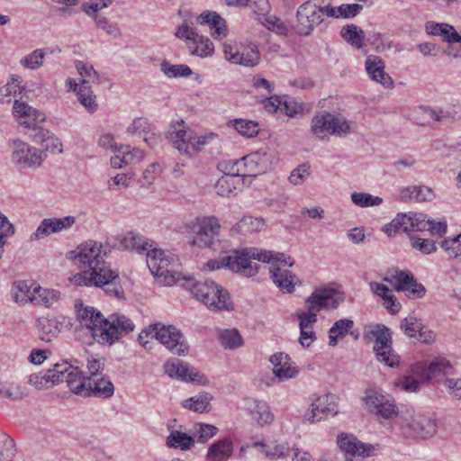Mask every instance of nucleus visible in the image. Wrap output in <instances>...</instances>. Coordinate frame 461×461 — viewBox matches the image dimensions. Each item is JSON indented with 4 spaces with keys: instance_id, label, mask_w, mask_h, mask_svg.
<instances>
[{
    "instance_id": "obj_1",
    "label": "nucleus",
    "mask_w": 461,
    "mask_h": 461,
    "mask_svg": "<svg viewBox=\"0 0 461 461\" xmlns=\"http://www.w3.org/2000/svg\"><path fill=\"white\" fill-rule=\"evenodd\" d=\"M253 260L271 264L270 278L283 293L292 294L297 284L298 277L284 267H293L294 261L284 253L262 250L256 248L234 250L230 255H224L217 259L209 260L206 264L210 270L226 267L244 276H254L258 271V265Z\"/></svg>"
},
{
    "instance_id": "obj_2",
    "label": "nucleus",
    "mask_w": 461,
    "mask_h": 461,
    "mask_svg": "<svg viewBox=\"0 0 461 461\" xmlns=\"http://www.w3.org/2000/svg\"><path fill=\"white\" fill-rule=\"evenodd\" d=\"M82 330H86L92 339L103 345H112L120 337L132 331L134 323L126 316L113 314L105 319L94 307L80 304L77 310Z\"/></svg>"
},
{
    "instance_id": "obj_3",
    "label": "nucleus",
    "mask_w": 461,
    "mask_h": 461,
    "mask_svg": "<svg viewBox=\"0 0 461 461\" xmlns=\"http://www.w3.org/2000/svg\"><path fill=\"white\" fill-rule=\"evenodd\" d=\"M71 253L74 254L73 261L77 266L82 268H88L70 278V281L77 285L86 284V280L89 282V279L100 276L102 271L109 267L104 262V258L110 253V249L104 248L97 241L89 240L81 243Z\"/></svg>"
},
{
    "instance_id": "obj_4",
    "label": "nucleus",
    "mask_w": 461,
    "mask_h": 461,
    "mask_svg": "<svg viewBox=\"0 0 461 461\" xmlns=\"http://www.w3.org/2000/svg\"><path fill=\"white\" fill-rule=\"evenodd\" d=\"M187 282V288L194 297L212 311H230L233 303L229 293L222 286L212 280L192 282L191 278L184 277Z\"/></svg>"
},
{
    "instance_id": "obj_5",
    "label": "nucleus",
    "mask_w": 461,
    "mask_h": 461,
    "mask_svg": "<svg viewBox=\"0 0 461 461\" xmlns=\"http://www.w3.org/2000/svg\"><path fill=\"white\" fill-rule=\"evenodd\" d=\"M147 266L163 285H172L180 280L179 263L176 255L158 249L147 252Z\"/></svg>"
},
{
    "instance_id": "obj_6",
    "label": "nucleus",
    "mask_w": 461,
    "mask_h": 461,
    "mask_svg": "<svg viewBox=\"0 0 461 461\" xmlns=\"http://www.w3.org/2000/svg\"><path fill=\"white\" fill-rule=\"evenodd\" d=\"M256 453H261L264 457L269 459H298V461H310L312 457L308 452H303L299 448H291L287 444L281 443L274 446L266 445L263 442H255L251 445L241 447L239 458L253 457Z\"/></svg>"
},
{
    "instance_id": "obj_7",
    "label": "nucleus",
    "mask_w": 461,
    "mask_h": 461,
    "mask_svg": "<svg viewBox=\"0 0 461 461\" xmlns=\"http://www.w3.org/2000/svg\"><path fill=\"white\" fill-rule=\"evenodd\" d=\"M167 139L181 154L193 157L205 145L207 137H197L183 120H177L170 123Z\"/></svg>"
},
{
    "instance_id": "obj_8",
    "label": "nucleus",
    "mask_w": 461,
    "mask_h": 461,
    "mask_svg": "<svg viewBox=\"0 0 461 461\" xmlns=\"http://www.w3.org/2000/svg\"><path fill=\"white\" fill-rule=\"evenodd\" d=\"M364 339L366 342L375 341L374 352L378 361L384 365L394 367L399 364V357L392 348V332L384 324L369 326L364 333Z\"/></svg>"
},
{
    "instance_id": "obj_9",
    "label": "nucleus",
    "mask_w": 461,
    "mask_h": 461,
    "mask_svg": "<svg viewBox=\"0 0 461 461\" xmlns=\"http://www.w3.org/2000/svg\"><path fill=\"white\" fill-rule=\"evenodd\" d=\"M344 301L341 293L332 288H318L304 302V309L298 314L317 321L322 309H336Z\"/></svg>"
},
{
    "instance_id": "obj_10",
    "label": "nucleus",
    "mask_w": 461,
    "mask_h": 461,
    "mask_svg": "<svg viewBox=\"0 0 461 461\" xmlns=\"http://www.w3.org/2000/svg\"><path fill=\"white\" fill-rule=\"evenodd\" d=\"M240 176H257L272 168L276 162L273 150H258L236 159Z\"/></svg>"
},
{
    "instance_id": "obj_11",
    "label": "nucleus",
    "mask_w": 461,
    "mask_h": 461,
    "mask_svg": "<svg viewBox=\"0 0 461 461\" xmlns=\"http://www.w3.org/2000/svg\"><path fill=\"white\" fill-rule=\"evenodd\" d=\"M175 35L185 41L190 53L194 56L205 58L211 56L214 47L208 37L199 35L193 23H189L186 20L177 27Z\"/></svg>"
},
{
    "instance_id": "obj_12",
    "label": "nucleus",
    "mask_w": 461,
    "mask_h": 461,
    "mask_svg": "<svg viewBox=\"0 0 461 461\" xmlns=\"http://www.w3.org/2000/svg\"><path fill=\"white\" fill-rule=\"evenodd\" d=\"M311 130L318 138H324L327 135L344 136L349 132L350 125L342 117L324 113L317 114L312 118Z\"/></svg>"
},
{
    "instance_id": "obj_13",
    "label": "nucleus",
    "mask_w": 461,
    "mask_h": 461,
    "mask_svg": "<svg viewBox=\"0 0 461 461\" xmlns=\"http://www.w3.org/2000/svg\"><path fill=\"white\" fill-rule=\"evenodd\" d=\"M148 330L153 332L154 338L173 354L185 356L187 353L188 347L183 335L175 326L154 323L148 326Z\"/></svg>"
},
{
    "instance_id": "obj_14",
    "label": "nucleus",
    "mask_w": 461,
    "mask_h": 461,
    "mask_svg": "<svg viewBox=\"0 0 461 461\" xmlns=\"http://www.w3.org/2000/svg\"><path fill=\"white\" fill-rule=\"evenodd\" d=\"M294 30L301 36H308L323 22L319 0H308L301 5L296 13Z\"/></svg>"
},
{
    "instance_id": "obj_15",
    "label": "nucleus",
    "mask_w": 461,
    "mask_h": 461,
    "mask_svg": "<svg viewBox=\"0 0 461 461\" xmlns=\"http://www.w3.org/2000/svg\"><path fill=\"white\" fill-rule=\"evenodd\" d=\"M366 409L369 412L377 416L391 420L398 415V409L393 398L381 389H370L365 397Z\"/></svg>"
},
{
    "instance_id": "obj_16",
    "label": "nucleus",
    "mask_w": 461,
    "mask_h": 461,
    "mask_svg": "<svg viewBox=\"0 0 461 461\" xmlns=\"http://www.w3.org/2000/svg\"><path fill=\"white\" fill-rule=\"evenodd\" d=\"M12 161L20 168L37 167L46 158V153L41 149L29 146L21 140H14Z\"/></svg>"
},
{
    "instance_id": "obj_17",
    "label": "nucleus",
    "mask_w": 461,
    "mask_h": 461,
    "mask_svg": "<svg viewBox=\"0 0 461 461\" xmlns=\"http://www.w3.org/2000/svg\"><path fill=\"white\" fill-rule=\"evenodd\" d=\"M221 224L215 216L197 218V230L192 245L200 249L210 248L219 235Z\"/></svg>"
},
{
    "instance_id": "obj_18",
    "label": "nucleus",
    "mask_w": 461,
    "mask_h": 461,
    "mask_svg": "<svg viewBox=\"0 0 461 461\" xmlns=\"http://www.w3.org/2000/svg\"><path fill=\"white\" fill-rule=\"evenodd\" d=\"M337 443L342 452L354 457L375 456L379 450L378 445L363 443L353 434H339L337 438Z\"/></svg>"
},
{
    "instance_id": "obj_19",
    "label": "nucleus",
    "mask_w": 461,
    "mask_h": 461,
    "mask_svg": "<svg viewBox=\"0 0 461 461\" xmlns=\"http://www.w3.org/2000/svg\"><path fill=\"white\" fill-rule=\"evenodd\" d=\"M402 427L410 436L420 438H431L438 429L434 419L420 413H414L405 418Z\"/></svg>"
},
{
    "instance_id": "obj_20",
    "label": "nucleus",
    "mask_w": 461,
    "mask_h": 461,
    "mask_svg": "<svg viewBox=\"0 0 461 461\" xmlns=\"http://www.w3.org/2000/svg\"><path fill=\"white\" fill-rule=\"evenodd\" d=\"M164 370L171 378L180 379L185 382H194L203 385L208 384V379L203 375L179 359L167 360L164 365Z\"/></svg>"
},
{
    "instance_id": "obj_21",
    "label": "nucleus",
    "mask_w": 461,
    "mask_h": 461,
    "mask_svg": "<svg viewBox=\"0 0 461 461\" xmlns=\"http://www.w3.org/2000/svg\"><path fill=\"white\" fill-rule=\"evenodd\" d=\"M338 413V397L328 393L318 397L312 404V409L304 415V420L310 422L320 421L325 417Z\"/></svg>"
},
{
    "instance_id": "obj_22",
    "label": "nucleus",
    "mask_w": 461,
    "mask_h": 461,
    "mask_svg": "<svg viewBox=\"0 0 461 461\" xmlns=\"http://www.w3.org/2000/svg\"><path fill=\"white\" fill-rule=\"evenodd\" d=\"M75 216H65L63 218L43 219L37 230L31 235V240H39L50 234L69 230L76 223Z\"/></svg>"
},
{
    "instance_id": "obj_23",
    "label": "nucleus",
    "mask_w": 461,
    "mask_h": 461,
    "mask_svg": "<svg viewBox=\"0 0 461 461\" xmlns=\"http://www.w3.org/2000/svg\"><path fill=\"white\" fill-rule=\"evenodd\" d=\"M14 114L19 118V123L28 129L36 132L43 129L41 124L45 122V115L24 102L14 101Z\"/></svg>"
},
{
    "instance_id": "obj_24",
    "label": "nucleus",
    "mask_w": 461,
    "mask_h": 461,
    "mask_svg": "<svg viewBox=\"0 0 461 461\" xmlns=\"http://www.w3.org/2000/svg\"><path fill=\"white\" fill-rule=\"evenodd\" d=\"M393 287L397 292H404L411 299H419L425 294V287L417 282L411 272H396Z\"/></svg>"
},
{
    "instance_id": "obj_25",
    "label": "nucleus",
    "mask_w": 461,
    "mask_h": 461,
    "mask_svg": "<svg viewBox=\"0 0 461 461\" xmlns=\"http://www.w3.org/2000/svg\"><path fill=\"white\" fill-rule=\"evenodd\" d=\"M82 285L104 286V292L107 294L115 297H121L123 294L119 282V276L115 271H113L110 267L102 271L100 276L89 279V282L86 280V284H82Z\"/></svg>"
},
{
    "instance_id": "obj_26",
    "label": "nucleus",
    "mask_w": 461,
    "mask_h": 461,
    "mask_svg": "<svg viewBox=\"0 0 461 461\" xmlns=\"http://www.w3.org/2000/svg\"><path fill=\"white\" fill-rule=\"evenodd\" d=\"M365 67L369 77L385 88H392L393 81L392 77L385 73L384 61L378 56L369 55L366 59Z\"/></svg>"
},
{
    "instance_id": "obj_27",
    "label": "nucleus",
    "mask_w": 461,
    "mask_h": 461,
    "mask_svg": "<svg viewBox=\"0 0 461 461\" xmlns=\"http://www.w3.org/2000/svg\"><path fill=\"white\" fill-rule=\"evenodd\" d=\"M273 365V373L280 381L294 378L298 375V369L291 357L283 352L276 353L270 357Z\"/></svg>"
},
{
    "instance_id": "obj_28",
    "label": "nucleus",
    "mask_w": 461,
    "mask_h": 461,
    "mask_svg": "<svg viewBox=\"0 0 461 461\" xmlns=\"http://www.w3.org/2000/svg\"><path fill=\"white\" fill-rule=\"evenodd\" d=\"M117 240L122 249L135 250L140 254H147L148 250L151 249V245L149 244L145 238L134 231H129L123 235L118 236Z\"/></svg>"
},
{
    "instance_id": "obj_29",
    "label": "nucleus",
    "mask_w": 461,
    "mask_h": 461,
    "mask_svg": "<svg viewBox=\"0 0 461 461\" xmlns=\"http://www.w3.org/2000/svg\"><path fill=\"white\" fill-rule=\"evenodd\" d=\"M70 391L76 394L82 396H89V378L83 375L78 367L71 366L69 372L66 375V380Z\"/></svg>"
},
{
    "instance_id": "obj_30",
    "label": "nucleus",
    "mask_w": 461,
    "mask_h": 461,
    "mask_svg": "<svg viewBox=\"0 0 461 461\" xmlns=\"http://www.w3.org/2000/svg\"><path fill=\"white\" fill-rule=\"evenodd\" d=\"M196 21L200 24H208L212 30V36L215 39H221L227 35L225 21L215 12H203Z\"/></svg>"
},
{
    "instance_id": "obj_31",
    "label": "nucleus",
    "mask_w": 461,
    "mask_h": 461,
    "mask_svg": "<svg viewBox=\"0 0 461 461\" xmlns=\"http://www.w3.org/2000/svg\"><path fill=\"white\" fill-rule=\"evenodd\" d=\"M424 214L421 213H400L393 219V224L397 225L402 232L423 231Z\"/></svg>"
},
{
    "instance_id": "obj_32",
    "label": "nucleus",
    "mask_w": 461,
    "mask_h": 461,
    "mask_svg": "<svg viewBox=\"0 0 461 461\" xmlns=\"http://www.w3.org/2000/svg\"><path fill=\"white\" fill-rule=\"evenodd\" d=\"M265 227L266 222L263 218L248 215L244 216L239 222L232 226L230 231L232 234L248 236L263 230Z\"/></svg>"
},
{
    "instance_id": "obj_33",
    "label": "nucleus",
    "mask_w": 461,
    "mask_h": 461,
    "mask_svg": "<svg viewBox=\"0 0 461 461\" xmlns=\"http://www.w3.org/2000/svg\"><path fill=\"white\" fill-rule=\"evenodd\" d=\"M33 140L41 144L44 152L49 151L53 154L62 152V144L60 140L48 130L40 129V131L35 132L33 135Z\"/></svg>"
},
{
    "instance_id": "obj_34",
    "label": "nucleus",
    "mask_w": 461,
    "mask_h": 461,
    "mask_svg": "<svg viewBox=\"0 0 461 461\" xmlns=\"http://www.w3.org/2000/svg\"><path fill=\"white\" fill-rule=\"evenodd\" d=\"M31 303L49 307L59 298V293L55 290L44 289L40 285L32 288V294L28 295Z\"/></svg>"
},
{
    "instance_id": "obj_35",
    "label": "nucleus",
    "mask_w": 461,
    "mask_h": 461,
    "mask_svg": "<svg viewBox=\"0 0 461 461\" xmlns=\"http://www.w3.org/2000/svg\"><path fill=\"white\" fill-rule=\"evenodd\" d=\"M232 452V441L229 438H222L211 445L207 452V457L212 460H228Z\"/></svg>"
},
{
    "instance_id": "obj_36",
    "label": "nucleus",
    "mask_w": 461,
    "mask_h": 461,
    "mask_svg": "<svg viewBox=\"0 0 461 461\" xmlns=\"http://www.w3.org/2000/svg\"><path fill=\"white\" fill-rule=\"evenodd\" d=\"M89 396L109 398L114 393L113 383L104 375L89 380Z\"/></svg>"
},
{
    "instance_id": "obj_37",
    "label": "nucleus",
    "mask_w": 461,
    "mask_h": 461,
    "mask_svg": "<svg viewBox=\"0 0 461 461\" xmlns=\"http://www.w3.org/2000/svg\"><path fill=\"white\" fill-rule=\"evenodd\" d=\"M433 197L432 190L427 186L413 185L401 191V199L404 202L411 200L417 202L430 201Z\"/></svg>"
},
{
    "instance_id": "obj_38",
    "label": "nucleus",
    "mask_w": 461,
    "mask_h": 461,
    "mask_svg": "<svg viewBox=\"0 0 461 461\" xmlns=\"http://www.w3.org/2000/svg\"><path fill=\"white\" fill-rule=\"evenodd\" d=\"M256 20L268 31H271L280 36H286L288 33L287 26L276 15L256 13Z\"/></svg>"
},
{
    "instance_id": "obj_39",
    "label": "nucleus",
    "mask_w": 461,
    "mask_h": 461,
    "mask_svg": "<svg viewBox=\"0 0 461 461\" xmlns=\"http://www.w3.org/2000/svg\"><path fill=\"white\" fill-rule=\"evenodd\" d=\"M401 329L408 337L416 338L420 340L427 341V338L424 337V326L421 323L420 320L417 319L414 315H409L408 317L403 319L401 322Z\"/></svg>"
},
{
    "instance_id": "obj_40",
    "label": "nucleus",
    "mask_w": 461,
    "mask_h": 461,
    "mask_svg": "<svg viewBox=\"0 0 461 461\" xmlns=\"http://www.w3.org/2000/svg\"><path fill=\"white\" fill-rule=\"evenodd\" d=\"M166 443L168 447L185 451L194 446V438L179 430H172Z\"/></svg>"
},
{
    "instance_id": "obj_41",
    "label": "nucleus",
    "mask_w": 461,
    "mask_h": 461,
    "mask_svg": "<svg viewBox=\"0 0 461 461\" xmlns=\"http://www.w3.org/2000/svg\"><path fill=\"white\" fill-rule=\"evenodd\" d=\"M212 397L209 393H201L183 402V407L194 412L203 413L209 411Z\"/></svg>"
},
{
    "instance_id": "obj_42",
    "label": "nucleus",
    "mask_w": 461,
    "mask_h": 461,
    "mask_svg": "<svg viewBox=\"0 0 461 461\" xmlns=\"http://www.w3.org/2000/svg\"><path fill=\"white\" fill-rule=\"evenodd\" d=\"M297 318L299 319L300 327V343L303 347L308 348L316 339L313 325L317 321L298 313Z\"/></svg>"
},
{
    "instance_id": "obj_43",
    "label": "nucleus",
    "mask_w": 461,
    "mask_h": 461,
    "mask_svg": "<svg viewBox=\"0 0 461 461\" xmlns=\"http://www.w3.org/2000/svg\"><path fill=\"white\" fill-rule=\"evenodd\" d=\"M231 59H233V64L252 68L258 64L260 59V53L257 46L249 45L242 48V50L240 51L239 56L232 57Z\"/></svg>"
},
{
    "instance_id": "obj_44",
    "label": "nucleus",
    "mask_w": 461,
    "mask_h": 461,
    "mask_svg": "<svg viewBox=\"0 0 461 461\" xmlns=\"http://www.w3.org/2000/svg\"><path fill=\"white\" fill-rule=\"evenodd\" d=\"M77 100L90 113L97 110L96 97L86 79L82 80V84L77 93Z\"/></svg>"
},
{
    "instance_id": "obj_45",
    "label": "nucleus",
    "mask_w": 461,
    "mask_h": 461,
    "mask_svg": "<svg viewBox=\"0 0 461 461\" xmlns=\"http://www.w3.org/2000/svg\"><path fill=\"white\" fill-rule=\"evenodd\" d=\"M341 37L350 45L357 49H361L365 45V33L364 31L358 28L356 24H348L342 27L340 31Z\"/></svg>"
},
{
    "instance_id": "obj_46",
    "label": "nucleus",
    "mask_w": 461,
    "mask_h": 461,
    "mask_svg": "<svg viewBox=\"0 0 461 461\" xmlns=\"http://www.w3.org/2000/svg\"><path fill=\"white\" fill-rule=\"evenodd\" d=\"M250 412L252 419L260 426L270 424L274 420V415L266 402L255 401Z\"/></svg>"
},
{
    "instance_id": "obj_47",
    "label": "nucleus",
    "mask_w": 461,
    "mask_h": 461,
    "mask_svg": "<svg viewBox=\"0 0 461 461\" xmlns=\"http://www.w3.org/2000/svg\"><path fill=\"white\" fill-rule=\"evenodd\" d=\"M71 365L68 362L57 363L53 365V368H49L43 372L41 379H44L45 384H56L66 380V375L69 372Z\"/></svg>"
},
{
    "instance_id": "obj_48",
    "label": "nucleus",
    "mask_w": 461,
    "mask_h": 461,
    "mask_svg": "<svg viewBox=\"0 0 461 461\" xmlns=\"http://www.w3.org/2000/svg\"><path fill=\"white\" fill-rule=\"evenodd\" d=\"M353 327V321L343 319L337 321L329 331V345L335 347L338 344V339L345 337Z\"/></svg>"
},
{
    "instance_id": "obj_49",
    "label": "nucleus",
    "mask_w": 461,
    "mask_h": 461,
    "mask_svg": "<svg viewBox=\"0 0 461 461\" xmlns=\"http://www.w3.org/2000/svg\"><path fill=\"white\" fill-rule=\"evenodd\" d=\"M16 453L14 440L0 429V461H12Z\"/></svg>"
},
{
    "instance_id": "obj_50",
    "label": "nucleus",
    "mask_w": 461,
    "mask_h": 461,
    "mask_svg": "<svg viewBox=\"0 0 461 461\" xmlns=\"http://www.w3.org/2000/svg\"><path fill=\"white\" fill-rule=\"evenodd\" d=\"M230 123L233 124V128L242 136L252 138L259 132L258 123L254 121L236 119Z\"/></svg>"
},
{
    "instance_id": "obj_51",
    "label": "nucleus",
    "mask_w": 461,
    "mask_h": 461,
    "mask_svg": "<svg viewBox=\"0 0 461 461\" xmlns=\"http://www.w3.org/2000/svg\"><path fill=\"white\" fill-rule=\"evenodd\" d=\"M153 127L154 125H152L148 119L140 117L134 119L127 127V133L131 136L142 138L144 135H148L149 132L152 131Z\"/></svg>"
},
{
    "instance_id": "obj_52",
    "label": "nucleus",
    "mask_w": 461,
    "mask_h": 461,
    "mask_svg": "<svg viewBox=\"0 0 461 461\" xmlns=\"http://www.w3.org/2000/svg\"><path fill=\"white\" fill-rule=\"evenodd\" d=\"M45 52L41 49H38L24 56L20 64L29 69H38L42 67Z\"/></svg>"
},
{
    "instance_id": "obj_53",
    "label": "nucleus",
    "mask_w": 461,
    "mask_h": 461,
    "mask_svg": "<svg viewBox=\"0 0 461 461\" xmlns=\"http://www.w3.org/2000/svg\"><path fill=\"white\" fill-rule=\"evenodd\" d=\"M440 247L449 258L461 259V234L451 239H445L440 242Z\"/></svg>"
},
{
    "instance_id": "obj_54",
    "label": "nucleus",
    "mask_w": 461,
    "mask_h": 461,
    "mask_svg": "<svg viewBox=\"0 0 461 461\" xmlns=\"http://www.w3.org/2000/svg\"><path fill=\"white\" fill-rule=\"evenodd\" d=\"M219 339L224 348H234L242 344V339L237 330H224L219 333Z\"/></svg>"
},
{
    "instance_id": "obj_55",
    "label": "nucleus",
    "mask_w": 461,
    "mask_h": 461,
    "mask_svg": "<svg viewBox=\"0 0 461 461\" xmlns=\"http://www.w3.org/2000/svg\"><path fill=\"white\" fill-rule=\"evenodd\" d=\"M161 71L168 77H189L192 75V69L185 65H170L167 61L161 63Z\"/></svg>"
},
{
    "instance_id": "obj_56",
    "label": "nucleus",
    "mask_w": 461,
    "mask_h": 461,
    "mask_svg": "<svg viewBox=\"0 0 461 461\" xmlns=\"http://www.w3.org/2000/svg\"><path fill=\"white\" fill-rule=\"evenodd\" d=\"M194 431L197 437V441L205 443L218 433L219 429L214 425L197 423L194 426Z\"/></svg>"
},
{
    "instance_id": "obj_57",
    "label": "nucleus",
    "mask_w": 461,
    "mask_h": 461,
    "mask_svg": "<svg viewBox=\"0 0 461 461\" xmlns=\"http://www.w3.org/2000/svg\"><path fill=\"white\" fill-rule=\"evenodd\" d=\"M353 203L359 207L376 206L382 203L383 199L367 193H353L351 194Z\"/></svg>"
},
{
    "instance_id": "obj_58",
    "label": "nucleus",
    "mask_w": 461,
    "mask_h": 461,
    "mask_svg": "<svg viewBox=\"0 0 461 461\" xmlns=\"http://www.w3.org/2000/svg\"><path fill=\"white\" fill-rule=\"evenodd\" d=\"M20 77H12L11 81L8 82L5 86L0 87V102L1 103H9L11 101V95H15L17 91L22 92V87L20 86Z\"/></svg>"
},
{
    "instance_id": "obj_59",
    "label": "nucleus",
    "mask_w": 461,
    "mask_h": 461,
    "mask_svg": "<svg viewBox=\"0 0 461 461\" xmlns=\"http://www.w3.org/2000/svg\"><path fill=\"white\" fill-rule=\"evenodd\" d=\"M122 154V163L127 165L140 162L143 158V151L140 149H131L130 146H119Z\"/></svg>"
},
{
    "instance_id": "obj_60",
    "label": "nucleus",
    "mask_w": 461,
    "mask_h": 461,
    "mask_svg": "<svg viewBox=\"0 0 461 461\" xmlns=\"http://www.w3.org/2000/svg\"><path fill=\"white\" fill-rule=\"evenodd\" d=\"M104 367V358L91 355L87 357V369L89 372V380L103 376L102 374Z\"/></svg>"
},
{
    "instance_id": "obj_61",
    "label": "nucleus",
    "mask_w": 461,
    "mask_h": 461,
    "mask_svg": "<svg viewBox=\"0 0 461 461\" xmlns=\"http://www.w3.org/2000/svg\"><path fill=\"white\" fill-rule=\"evenodd\" d=\"M310 173V166L302 164L291 172L289 176V182L294 185H302L306 180Z\"/></svg>"
},
{
    "instance_id": "obj_62",
    "label": "nucleus",
    "mask_w": 461,
    "mask_h": 461,
    "mask_svg": "<svg viewBox=\"0 0 461 461\" xmlns=\"http://www.w3.org/2000/svg\"><path fill=\"white\" fill-rule=\"evenodd\" d=\"M411 245L423 254H430L437 249L435 241L429 239L411 238Z\"/></svg>"
},
{
    "instance_id": "obj_63",
    "label": "nucleus",
    "mask_w": 461,
    "mask_h": 461,
    "mask_svg": "<svg viewBox=\"0 0 461 461\" xmlns=\"http://www.w3.org/2000/svg\"><path fill=\"white\" fill-rule=\"evenodd\" d=\"M14 227L8 218L0 212V244L5 245L7 238L14 234Z\"/></svg>"
},
{
    "instance_id": "obj_64",
    "label": "nucleus",
    "mask_w": 461,
    "mask_h": 461,
    "mask_svg": "<svg viewBox=\"0 0 461 461\" xmlns=\"http://www.w3.org/2000/svg\"><path fill=\"white\" fill-rule=\"evenodd\" d=\"M216 193L221 196H229L236 189L232 179L229 176H221L215 185Z\"/></svg>"
}]
</instances>
